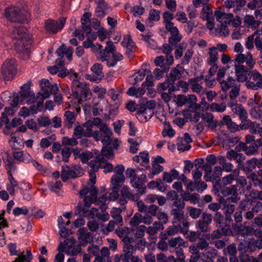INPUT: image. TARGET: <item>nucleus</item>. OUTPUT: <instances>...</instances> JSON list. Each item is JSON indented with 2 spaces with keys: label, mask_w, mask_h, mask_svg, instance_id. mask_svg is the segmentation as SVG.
I'll return each mask as SVG.
<instances>
[{
  "label": "nucleus",
  "mask_w": 262,
  "mask_h": 262,
  "mask_svg": "<svg viewBox=\"0 0 262 262\" xmlns=\"http://www.w3.org/2000/svg\"><path fill=\"white\" fill-rule=\"evenodd\" d=\"M11 36L16 40L15 49L20 58L23 60L28 59L32 41L29 35L26 33V29L21 26L14 27L12 31Z\"/></svg>",
  "instance_id": "1"
},
{
  "label": "nucleus",
  "mask_w": 262,
  "mask_h": 262,
  "mask_svg": "<svg viewBox=\"0 0 262 262\" xmlns=\"http://www.w3.org/2000/svg\"><path fill=\"white\" fill-rule=\"evenodd\" d=\"M213 221L219 228L212 232V236L220 238L223 235H228L231 233V225L233 226V220L231 216L224 217L220 212H216L213 216Z\"/></svg>",
  "instance_id": "2"
},
{
  "label": "nucleus",
  "mask_w": 262,
  "mask_h": 262,
  "mask_svg": "<svg viewBox=\"0 0 262 262\" xmlns=\"http://www.w3.org/2000/svg\"><path fill=\"white\" fill-rule=\"evenodd\" d=\"M100 58L102 61H106L107 67H114L117 62L122 60V55L116 52V48L112 41L106 42L105 49L100 51Z\"/></svg>",
  "instance_id": "3"
},
{
  "label": "nucleus",
  "mask_w": 262,
  "mask_h": 262,
  "mask_svg": "<svg viewBox=\"0 0 262 262\" xmlns=\"http://www.w3.org/2000/svg\"><path fill=\"white\" fill-rule=\"evenodd\" d=\"M112 192L110 193L108 198L110 200L115 201L119 198V203L121 205L125 204L131 197L129 188L122 186L123 183L111 182Z\"/></svg>",
  "instance_id": "4"
},
{
  "label": "nucleus",
  "mask_w": 262,
  "mask_h": 262,
  "mask_svg": "<svg viewBox=\"0 0 262 262\" xmlns=\"http://www.w3.org/2000/svg\"><path fill=\"white\" fill-rule=\"evenodd\" d=\"M118 235L122 238L123 242L122 253L120 255L122 262H130L131 260V238L128 236L130 230L124 227L116 229Z\"/></svg>",
  "instance_id": "5"
},
{
  "label": "nucleus",
  "mask_w": 262,
  "mask_h": 262,
  "mask_svg": "<svg viewBox=\"0 0 262 262\" xmlns=\"http://www.w3.org/2000/svg\"><path fill=\"white\" fill-rule=\"evenodd\" d=\"M73 96L77 100L79 104L91 99L92 92L88 85L80 82L77 79L73 80L72 83Z\"/></svg>",
  "instance_id": "6"
},
{
  "label": "nucleus",
  "mask_w": 262,
  "mask_h": 262,
  "mask_svg": "<svg viewBox=\"0 0 262 262\" xmlns=\"http://www.w3.org/2000/svg\"><path fill=\"white\" fill-rule=\"evenodd\" d=\"M91 169L89 171V175L91 178L90 180L93 183H95V172L98 171L99 168L104 169V172H110L113 170V166L112 164L107 162L106 160L102 156H97L95 160H92L89 163Z\"/></svg>",
  "instance_id": "7"
},
{
  "label": "nucleus",
  "mask_w": 262,
  "mask_h": 262,
  "mask_svg": "<svg viewBox=\"0 0 262 262\" xmlns=\"http://www.w3.org/2000/svg\"><path fill=\"white\" fill-rule=\"evenodd\" d=\"M226 185L222 184V182L220 183L214 184V189L219 195L222 194L223 196H228L232 194V196L229 197L227 199L226 201H228L229 203L231 201L232 203H236L239 198L238 197V193L237 192V186L230 185L229 187H226Z\"/></svg>",
  "instance_id": "8"
},
{
  "label": "nucleus",
  "mask_w": 262,
  "mask_h": 262,
  "mask_svg": "<svg viewBox=\"0 0 262 262\" xmlns=\"http://www.w3.org/2000/svg\"><path fill=\"white\" fill-rule=\"evenodd\" d=\"M132 183L133 186L137 189L139 193L143 194L145 193L146 187L144 185L146 176L144 173L143 169L136 170L132 168Z\"/></svg>",
  "instance_id": "9"
},
{
  "label": "nucleus",
  "mask_w": 262,
  "mask_h": 262,
  "mask_svg": "<svg viewBox=\"0 0 262 262\" xmlns=\"http://www.w3.org/2000/svg\"><path fill=\"white\" fill-rule=\"evenodd\" d=\"M99 130L94 131V138L96 141L101 140L103 145H108L111 143V129L105 123L100 124Z\"/></svg>",
  "instance_id": "10"
},
{
  "label": "nucleus",
  "mask_w": 262,
  "mask_h": 262,
  "mask_svg": "<svg viewBox=\"0 0 262 262\" xmlns=\"http://www.w3.org/2000/svg\"><path fill=\"white\" fill-rule=\"evenodd\" d=\"M5 17L10 21L24 23L27 20V15L24 13L18 7H10L5 9Z\"/></svg>",
  "instance_id": "11"
},
{
  "label": "nucleus",
  "mask_w": 262,
  "mask_h": 262,
  "mask_svg": "<svg viewBox=\"0 0 262 262\" xmlns=\"http://www.w3.org/2000/svg\"><path fill=\"white\" fill-rule=\"evenodd\" d=\"M17 71L16 62L14 59H6L1 66V72L6 81L12 80Z\"/></svg>",
  "instance_id": "12"
},
{
  "label": "nucleus",
  "mask_w": 262,
  "mask_h": 262,
  "mask_svg": "<svg viewBox=\"0 0 262 262\" xmlns=\"http://www.w3.org/2000/svg\"><path fill=\"white\" fill-rule=\"evenodd\" d=\"M41 92L38 95L44 96V98H48L51 94H55L58 91V87L57 84H51L47 79H42L40 81Z\"/></svg>",
  "instance_id": "13"
},
{
  "label": "nucleus",
  "mask_w": 262,
  "mask_h": 262,
  "mask_svg": "<svg viewBox=\"0 0 262 262\" xmlns=\"http://www.w3.org/2000/svg\"><path fill=\"white\" fill-rule=\"evenodd\" d=\"M73 52V48L72 47H67L66 45L62 44L56 50V53L60 57L56 60L55 63L60 67H62L64 65V61L62 59L66 55L69 61L72 60V55Z\"/></svg>",
  "instance_id": "14"
},
{
  "label": "nucleus",
  "mask_w": 262,
  "mask_h": 262,
  "mask_svg": "<svg viewBox=\"0 0 262 262\" xmlns=\"http://www.w3.org/2000/svg\"><path fill=\"white\" fill-rule=\"evenodd\" d=\"M136 111V116L137 119L141 122H146L153 116L150 111H146L144 106L137 104L135 101H132V112Z\"/></svg>",
  "instance_id": "15"
},
{
  "label": "nucleus",
  "mask_w": 262,
  "mask_h": 262,
  "mask_svg": "<svg viewBox=\"0 0 262 262\" xmlns=\"http://www.w3.org/2000/svg\"><path fill=\"white\" fill-rule=\"evenodd\" d=\"M97 191L95 187H85L82 189L79 192L81 198L84 196V206L90 207L91 204L94 202L97 197Z\"/></svg>",
  "instance_id": "16"
},
{
  "label": "nucleus",
  "mask_w": 262,
  "mask_h": 262,
  "mask_svg": "<svg viewBox=\"0 0 262 262\" xmlns=\"http://www.w3.org/2000/svg\"><path fill=\"white\" fill-rule=\"evenodd\" d=\"M66 19V17H62L59 18L58 21L53 19H48L45 23V28L48 32L52 33H56L64 27Z\"/></svg>",
  "instance_id": "17"
},
{
  "label": "nucleus",
  "mask_w": 262,
  "mask_h": 262,
  "mask_svg": "<svg viewBox=\"0 0 262 262\" xmlns=\"http://www.w3.org/2000/svg\"><path fill=\"white\" fill-rule=\"evenodd\" d=\"M253 68L246 67L243 64H235V73L238 82H243L248 80L250 71Z\"/></svg>",
  "instance_id": "18"
},
{
  "label": "nucleus",
  "mask_w": 262,
  "mask_h": 262,
  "mask_svg": "<svg viewBox=\"0 0 262 262\" xmlns=\"http://www.w3.org/2000/svg\"><path fill=\"white\" fill-rule=\"evenodd\" d=\"M31 84V82L30 81H28L22 85L20 88L21 90L18 94L20 101L21 102L27 98H29V99L27 100V103L28 104L34 103L35 101L34 93L30 91Z\"/></svg>",
  "instance_id": "19"
},
{
  "label": "nucleus",
  "mask_w": 262,
  "mask_h": 262,
  "mask_svg": "<svg viewBox=\"0 0 262 262\" xmlns=\"http://www.w3.org/2000/svg\"><path fill=\"white\" fill-rule=\"evenodd\" d=\"M253 228V223L251 222H245L243 225H233V230L244 237L252 235Z\"/></svg>",
  "instance_id": "20"
},
{
  "label": "nucleus",
  "mask_w": 262,
  "mask_h": 262,
  "mask_svg": "<svg viewBox=\"0 0 262 262\" xmlns=\"http://www.w3.org/2000/svg\"><path fill=\"white\" fill-rule=\"evenodd\" d=\"M154 85L153 77L151 75H148L145 81H144L142 85L141 88H136L135 86H132V96H136L137 98L140 97L145 92L144 90L145 86L150 87Z\"/></svg>",
  "instance_id": "21"
},
{
  "label": "nucleus",
  "mask_w": 262,
  "mask_h": 262,
  "mask_svg": "<svg viewBox=\"0 0 262 262\" xmlns=\"http://www.w3.org/2000/svg\"><path fill=\"white\" fill-rule=\"evenodd\" d=\"M76 240L74 238H70L68 240L67 246L65 247V252L67 254L71 256L77 255L81 251V245L78 244L75 245Z\"/></svg>",
  "instance_id": "22"
},
{
  "label": "nucleus",
  "mask_w": 262,
  "mask_h": 262,
  "mask_svg": "<svg viewBox=\"0 0 262 262\" xmlns=\"http://www.w3.org/2000/svg\"><path fill=\"white\" fill-rule=\"evenodd\" d=\"M102 67L99 63L94 64L91 68L92 73L88 75V79L92 81H100L102 77H103V74L102 71Z\"/></svg>",
  "instance_id": "23"
},
{
  "label": "nucleus",
  "mask_w": 262,
  "mask_h": 262,
  "mask_svg": "<svg viewBox=\"0 0 262 262\" xmlns=\"http://www.w3.org/2000/svg\"><path fill=\"white\" fill-rule=\"evenodd\" d=\"M235 60L238 63L237 64H242V63L246 62L247 66L250 68H253L255 63V61L253 59L252 55L250 52H249L246 55L242 53L236 54L235 56Z\"/></svg>",
  "instance_id": "24"
},
{
  "label": "nucleus",
  "mask_w": 262,
  "mask_h": 262,
  "mask_svg": "<svg viewBox=\"0 0 262 262\" xmlns=\"http://www.w3.org/2000/svg\"><path fill=\"white\" fill-rule=\"evenodd\" d=\"M80 245L84 246L93 242V236L90 232H86L85 228H80L77 231Z\"/></svg>",
  "instance_id": "25"
},
{
  "label": "nucleus",
  "mask_w": 262,
  "mask_h": 262,
  "mask_svg": "<svg viewBox=\"0 0 262 262\" xmlns=\"http://www.w3.org/2000/svg\"><path fill=\"white\" fill-rule=\"evenodd\" d=\"M184 73V68L178 64L176 67L172 68L169 74L166 75L168 79L172 83H175L177 80L180 79Z\"/></svg>",
  "instance_id": "26"
},
{
  "label": "nucleus",
  "mask_w": 262,
  "mask_h": 262,
  "mask_svg": "<svg viewBox=\"0 0 262 262\" xmlns=\"http://www.w3.org/2000/svg\"><path fill=\"white\" fill-rule=\"evenodd\" d=\"M115 173L111 178V182L123 183L125 181V177L123 174L124 167L122 165H118L114 169Z\"/></svg>",
  "instance_id": "27"
},
{
  "label": "nucleus",
  "mask_w": 262,
  "mask_h": 262,
  "mask_svg": "<svg viewBox=\"0 0 262 262\" xmlns=\"http://www.w3.org/2000/svg\"><path fill=\"white\" fill-rule=\"evenodd\" d=\"M79 176V172L73 169H70L68 165L63 166L61 170V177L63 182H66L70 178H76Z\"/></svg>",
  "instance_id": "28"
},
{
  "label": "nucleus",
  "mask_w": 262,
  "mask_h": 262,
  "mask_svg": "<svg viewBox=\"0 0 262 262\" xmlns=\"http://www.w3.org/2000/svg\"><path fill=\"white\" fill-rule=\"evenodd\" d=\"M158 89L160 91H165L167 89L168 90V92L171 93L172 92L178 90V86L176 85V83H172L170 81L168 78L166 77V80L162 83H160L158 84Z\"/></svg>",
  "instance_id": "29"
},
{
  "label": "nucleus",
  "mask_w": 262,
  "mask_h": 262,
  "mask_svg": "<svg viewBox=\"0 0 262 262\" xmlns=\"http://www.w3.org/2000/svg\"><path fill=\"white\" fill-rule=\"evenodd\" d=\"M184 208H173L170 211V214L173 216V223L176 224L181 222L184 219Z\"/></svg>",
  "instance_id": "30"
},
{
  "label": "nucleus",
  "mask_w": 262,
  "mask_h": 262,
  "mask_svg": "<svg viewBox=\"0 0 262 262\" xmlns=\"http://www.w3.org/2000/svg\"><path fill=\"white\" fill-rule=\"evenodd\" d=\"M133 160L137 163H139L140 165L145 166V164H148L149 162L148 153L146 151L140 152L139 155L134 157Z\"/></svg>",
  "instance_id": "31"
},
{
  "label": "nucleus",
  "mask_w": 262,
  "mask_h": 262,
  "mask_svg": "<svg viewBox=\"0 0 262 262\" xmlns=\"http://www.w3.org/2000/svg\"><path fill=\"white\" fill-rule=\"evenodd\" d=\"M171 37L168 38V42L172 46H177L182 39V36L180 35L178 29L176 27L169 31Z\"/></svg>",
  "instance_id": "32"
},
{
  "label": "nucleus",
  "mask_w": 262,
  "mask_h": 262,
  "mask_svg": "<svg viewBox=\"0 0 262 262\" xmlns=\"http://www.w3.org/2000/svg\"><path fill=\"white\" fill-rule=\"evenodd\" d=\"M12 154L14 159L19 162L29 163L31 161V156L28 153H25L23 151H13Z\"/></svg>",
  "instance_id": "33"
},
{
  "label": "nucleus",
  "mask_w": 262,
  "mask_h": 262,
  "mask_svg": "<svg viewBox=\"0 0 262 262\" xmlns=\"http://www.w3.org/2000/svg\"><path fill=\"white\" fill-rule=\"evenodd\" d=\"M246 149V154L251 155L257 152L259 147L262 146V138L257 139L256 142L248 144Z\"/></svg>",
  "instance_id": "34"
},
{
  "label": "nucleus",
  "mask_w": 262,
  "mask_h": 262,
  "mask_svg": "<svg viewBox=\"0 0 262 262\" xmlns=\"http://www.w3.org/2000/svg\"><path fill=\"white\" fill-rule=\"evenodd\" d=\"M137 104H141V105L144 106V108L145 109V111H150L151 115H154V109L156 107V102L155 100L146 101L143 99H140L139 103H137Z\"/></svg>",
  "instance_id": "35"
},
{
  "label": "nucleus",
  "mask_w": 262,
  "mask_h": 262,
  "mask_svg": "<svg viewBox=\"0 0 262 262\" xmlns=\"http://www.w3.org/2000/svg\"><path fill=\"white\" fill-rule=\"evenodd\" d=\"M222 89L223 91H227L230 88H233L238 85L236 84V80L232 77H229L226 80L220 82Z\"/></svg>",
  "instance_id": "36"
},
{
  "label": "nucleus",
  "mask_w": 262,
  "mask_h": 262,
  "mask_svg": "<svg viewBox=\"0 0 262 262\" xmlns=\"http://www.w3.org/2000/svg\"><path fill=\"white\" fill-rule=\"evenodd\" d=\"M100 255L95 257V261L98 262H108L110 260V251L107 247H103L100 252Z\"/></svg>",
  "instance_id": "37"
},
{
  "label": "nucleus",
  "mask_w": 262,
  "mask_h": 262,
  "mask_svg": "<svg viewBox=\"0 0 262 262\" xmlns=\"http://www.w3.org/2000/svg\"><path fill=\"white\" fill-rule=\"evenodd\" d=\"M8 179L10 182V185H7V189L9 191L10 195H13L15 192V188L18 186V182L14 178L12 172H9L8 174Z\"/></svg>",
  "instance_id": "38"
},
{
  "label": "nucleus",
  "mask_w": 262,
  "mask_h": 262,
  "mask_svg": "<svg viewBox=\"0 0 262 262\" xmlns=\"http://www.w3.org/2000/svg\"><path fill=\"white\" fill-rule=\"evenodd\" d=\"M248 178L250 180L251 184L262 190V176H259L258 174L252 172L249 175Z\"/></svg>",
  "instance_id": "39"
},
{
  "label": "nucleus",
  "mask_w": 262,
  "mask_h": 262,
  "mask_svg": "<svg viewBox=\"0 0 262 262\" xmlns=\"http://www.w3.org/2000/svg\"><path fill=\"white\" fill-rule=\"evenodd\" d=\"M3 161L7 170L8 174H9V172H11L12 171H14L16 169L13 159L9 155H7L6 158H4Z\"/></svg>",
  "instance_id": "40"
},
{
  "label": "nucleus",
  "mask_w": 262,
  "mask_h": 262,
  "mask_svg": "<svg viewBox=\"0 0 262 262\" xmlns=\"http://www.w3.org/2000/svg\"><path fill=\"white\" fill-rule=\"evenodd\" d=\"M121 45L126 49V53L129 58L131 51V36L129 34L124 35Z\"/></svg>",
  "instance_id": "41"
},
{
  "label": "nucleus",
  "mask_w": 262,
  "mask_h": 262,
  "mask_svg": "<svg viewBox=\"0 0 262 262\" xmlns=\"http://www.w3.org/2000/svg\"><path fill=\"white\" fill-rule=\"evenodd\" d=\"M64 116L66 118L64 122L66 126L69 128H71L75 121V117L74 113L69 111H66L64 113Z\"/></svg>",
  "instance_id": "42"
},
{
  "label": "nucleus",
  "mask_w": 262,
  "mask_h": 262,
  "mask_svg": "<svg viewBox=\"0 0 262 262\" xmlns=\"http://www.w3.org/2000/svg\"><path fill=\"white\" fill-rule=\"evenodd\" d=\"M232 111L239 116V119L247 118V113L241 104H236Z\"/></svg>",
  "instance_id": "43"
},
{
  "label": "nucleus",
  "mask_w": 262,
  "mask_h": 262,
  "mask_svg": "<svg viewBox=\"0 0 262 262\" xmlns=\"http://www.w3.org/2000/svg\"><path fill=\"white\" fill-rule=\"evenodd\" d=\"M177 226L179 227V232L182 233L184 235H187L188 232V229L190 224L186 219L182 220L181 223H177Z\"/></svg>",
  "instance_id": "44"
},
{
  "label": "nucleus",
  "mask_w": 262,
  "mask_h": 262,
  "mask_svg": "<svg viewBox=\"0 0 262 262\" xmlns=\"http://www.w3.org/2000/svg\"><path fill=\"white\" fill-rule=\"evenodd\" d=\"M168 245L170 247H176L178 246V247H180L181 246H185V244L187 242L184 241V240L181 238L180 236L171 238L168 241Z\"/></svg>",
  "instance_id": "45"
},
{
  "label": "nucleus",
  "mask_w": 262,
  "mask_h": 262,
  "mask_svg": "<svg viewBox=\"0 0 262 262\" xmlns=\"http://www.w3.org/2000/svg\"><path fill=\"white\" fill-rule=\"evenodd\" d=\"M27 255L20 254L16 257L13 262H30L33 257L30 249H27Z\"/></svg>",
  "instance_id": "46"
},
{
  "label": "nucleus",
  "mask_w": 262,
  "mask_h": 262,
  "mask_svg": "<svg viewBox=\"0 0 262 262\" xmlns=\"http://www.w3.org/2000/svg\"><path fill=\"white\" fill-rule=\"evenodd\" d=\"M177 141V145L179 151L183 152L190 149L191 145L186 143L183 138H179Z\"/></svg>",
  "instance_id": "47"
},
{
  "label": "nucleus",
  "mask_w": 262,
  "mask_h": 262,
  "mask_svg": "<svg viewBox=\"0 0 262 262\" xmlns=\"http://www.w3.org/2000/svg\"><path fill=\"white\" fill-rule=\"evenodd\" d=\"M252 201L250 203V200H243L241 201L237 208V210L243 211H247L250 209L251 207V203Z\"/></svg>",
  "instance_id": "48"
},
{
  "label": "nucleus",
  "mask_w": 262,
  "mask_h": 262,
  "mask_svg": "<svg viewBox=\"0 0 262 262\" xmlns=\"http://www.w3.org/2000/svg\"><path fill=\"white\" fill-rule=\"evenodd\" d=\"M14 114V110L10 107L5 108L4 112L2 113L1 119L4 123H8V118L7 115L13 116Z\"/></svg>",
  "instance_id": "49"
},
{
  "label": "nucleus",
  "mask_w": 262,
  "mask_h": 262,
  "mask_svg": "<svg viewBox=\"0 0 262 262\" xmlns=\"http://www.w3.org/2000/svg\"><path fill=\"white\" fill-rule=\"evenodd\" d=\"M248 166L247 167L248 170L252 171L253 169H255L256 167L259 168V170L257 171V173L258 174L259 176H262V162L257 161V162H253L248 161Z\"/></svg>",
  "instance_id": "50"
},
{
  "label": "nucleus",
  "mask_w": 262,
  "mask_h": 262,
  "mask_svg": "<svg viewBox=\"0 0 262 262\" xmlns=\"http://www.w3.org/2000/svg\"><path fill=\"white\" fill-rule=\"evenodd\" d=\"M218 53L215 47H212L209 49V59L208 60V63L209 65H212L217 59Z\"/></svg>",
  "instance_id": "51"
},
{
  "label": "nucleus",
  "mask_w": 262,
  "mask_h": 262,
  "mask_svg": "<svg viewBox=\"0 0 262 262\" xmlns=\"http://www.w3.org/2000/svg\"><path fill=\"white\" fill-rule=\"evenodd\" d=\"M145 76V72L142 70H139L138 72L134 73L132 76L134 77V82L132 83L134 85L133 86H135L136 88L137 83L140 81H141Z\"/></svg>",
  "instance_id": "52"
},
{
  "label": "nucleus",
  "mask_w": 262,
  "mask_h": 262,
  "mask_svg": "<svg viewBox=\"0 0 262 262\" xmlns=\"http://www.w3.org/2000/svg\"><path fill=\"white\" fill-rule=\"evenodd\" d=\"M209 108L212 112L222 113L225 111L226 106L224 103H212L210 105Z\"/></svg>",
  "instance_id": "53"
},
{
  "label": "nucleus",
  "mask_w": 262,
  "mask_h": 262,
  "mask_svg": "<svg viewBox=\"0 0 262 262\" xmlns=\"http://www.w3.org/2000/svg\"><path fill=\"white\" fill-rule=\"evenodd\" d=\"M237 252L236 246L234 244L228 245L224 249V253L225 255H229L230 257L236 255Z\"/></svg>",
  "instance_id": "54"
},
{
  "label": "nucleus",
  "mask_w": 262,
  "mask_h": 262,
  "mask_svg": "<svg viewBox=\"0 0 262 262\" xmlns=\"http://www.w3.org/2000/svg\"><path fill=\"white\" fill-rule=\"evenodd\" d=\"M204 256L207 259V261H214V259L217 257V250L212 248L208 249L205 253Z\"/></svg>",
  "instance_id": "55"
},
{
  "label": "nucleus",
  "mask_w": 262,
  "mask_h": 262,
  "mask_svg": "<svg viewBox=\"0 0 262 262\" xmlns=\"http://www.w3.org/2000/svg\"><path fill=\"white\" fill-rule=\"evenodd\" d=\"M189 215L193 219H198L202 213V210L200 208H196L193 207H189L187 208Z\"/></svg>",
  "instance_id": "56"
},
{
  "label": "nucleus",
  "mask_w": 262,
  "mask_h": 262,
  "mask_svg": "<svg viewBox=\"0 0 262 262\" xmlns=\"http://www.w3.org/2000/svg\"><path fill=\"white\" fill-rule=\"evenodd\" d=\"M107 145H104L101 150V155L98 156H102L105 159L110 158L113 156V151L112 148L107 146Z\"/></svg>",
  "instance_id": "57"
},
{
  "label": "nucleus",
  "mask_w": 262,
  "mask_h": 262,
  "mask_svg": "<svg viewBox=\"0 0 262 262\" xmlns=\"http://www.w3.org/2000/svg\"><path fill=\"white\" fill-rule=\"evenodd\" d=\"M161 68V69L159 68H156L154 71V75L158 80H159L160 78L163 77L164 74L165 73H167L169 70V67Z\"/></svg>",
  "instance_id": "58"
},
{
  "label": "nucleus",
  "mask_w": 262,
  "mask_h": 262,
  "mask_svg": "<svg viewBox=\"0 0 262 262\" xmlns=\"http://www.w3.org/2000/svg\"><path fill=\"white\" fill-rule=\"evenodd\" d=\"M222 171L223 168L221 166H217L214 167L212 175L213 179L215 180V184L221 182L220 176L222 174Z\"/></svg>",
  "instance_id": "59"
},
{
  "label": "nucleus",
  "mask_w": 262,
  "mask_h": 262,
  "mask_svg": "<svg viewBox=\"0 0 262 262\" xmlns=\"http://www.w3.org/2000/svg\"><path fill=\"white\" fill-rule=\"evenodd\" d=\"M52 139L53 140H55V135L54 134L48 136L47 138L41 139L40 143V147L43 148L49 147L51 145V142L49 140Z\"/></svg>",
  "instance_id": "60"
},
{
  "label": "nucleus",
  "mask_w": 262,
  "mask_h": 262,
  "mask_svg": "<svg viewBox=\"0 0 262 262\" xmlns=\"http://www.w3.org/2000/svg\"><path fill=\"white\" fill-rule=\"evenodd\" d=\"M189 83L190 86V88L192 89L193 92L200 93L202 89V86L201 85L202 82L198 83L194 80L190 79H189Z\"/></svg>",
  "instance_id": "61"
},
{
  "label": "nucleus",
  "mask_w": 262,
  "mask_h": 262,
  "mask_svg": "<svg viewBox=\"0 0 262 262\" xmlns=\"http://www.w3.org/2000/svg\"><path fill=\"white\" fill-rule=\"evenodd\" d=\"M48 186L52 191L57 193L58 190L62 186V184L60 181L58 180L56 181L55 182H51L48 183Z\"/></svg>",
  "instance_id": "62"
},
{
  "label": "nucleus",
  "mask_w": 262,
  "mask_h": 262,
  "mask_svg": "<svg viewBox=\"0 0 262 262\" xmlns=\"http://www.w3.org/2000/svg\"><path fill=\"white\" fill-rule=\"evenodd\" d=\"M62 145L65 146H76L78 144V141L77 139L75 138H69L68 137H64L62 138Z\"/></svg>",
  "instance_id": "63"
},
{
  "label": "nucleus",
  "mask_w": 262,
  "mask_h": 262,
  "mask_svg": "<svg viewBox=\"0 0 262 262\" xmlns=\"http://www.w3.org/2000/svg\"><path fill=\"white\" fill-rule=\"evenodd\" d=\"M239 262H258V259L250 256L246 253H243L239 256Z\"/></svg>",
  "instance_id": "64"
}]
</instances>
